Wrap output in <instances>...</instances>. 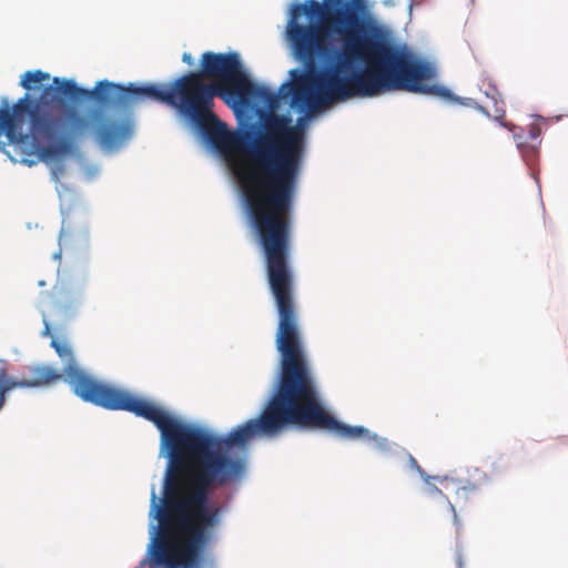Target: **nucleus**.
<instances>
[{"label": "nucleus", "instance_id": "nucleus-1", "mask_svg": "<svg viewBox=\"0 0 568 568\" xmlns=\"http://www.w3.org/2000/svg\"><path fill=\"white\" fill-rule=\"evenodd\" d=\"M364 0H306L294 4L286 23V39L305 71L290 72L294 82L278 92L253 83L246 75L232 100L253 99L268 111L247 151L240 173L247 214L262 247L267 283L278 318H298L295 276L291 265L292 210L304 156L303 132L292 118L276 114L282 99L316 110L353 97H375L406 91L453 99L444 87L429 83L433 69L405 48L365 32Z\"/></svg>", "mask_w": 568, "mask_h": 568}, {"label": "nucleus", "instance_id": "nucleus-2", "mask_svg": "<svg viewBox=\"0 0 568 568\" xmlns=\"http://www.w3.org/2000/svg\"><path fill=\"white\" fill-rule=\"evenodd\" d=\"M290 426L325 429L347 440L377 438L327 412L310 367H281L275 390L258 417L225 436L204 430L164 449L170 463L162 497L152 489L149 514L158 521L151 550L154 565L203 568L224 513L223 506L210 503V491L242 477L254 438H274Z\"/></svg>", "mask_w": 568, "mask_h": 568}, {"label": "nucleus", "instance_id": "nucleus-3", "mask_svg": "<svg viewBox=\"0 0 568 568\" xmlns=\"http://www.w3.org/2000/svg\"><path fill=\"white\" fill-rule=\"evenodd\" d=\"M221 84H209L197 72H189L178 78L169 88L164 84L138 87L113 83L108 80L97 82L89 92L88 101L101 106H126L135 100L151 99L176 109L192 120L205 133L210 143L221 153L230 154L244 148L250 133L229 131L213 112L214 98L223 92Z\"/></svg>", "mask_w": 568, "mask_h": 568}, {"label": "nucleus", "instance_id": "nucleus-4", "mask_svg": "<svg viewBox=\"0 0 568 568\" xmlns=\"http://www.w3.org/2000/svg\"><path fill=\"white\" fill-rule=\"evenodd\" d=\"M50 345L63 362L64 382L78 397L106 409L133 413L153 423L161 433L162 450L205 430L182 423L161 406L143 397L100 383L78 365L68 342L53 338Z\"/></svg>", "mask_w": 568, "mask_h": 568}, {"label": "nucleus", "instance_id": "nucleus-5", "mask_svg": "<svg viewBox=\"0 0 568 568\" xmlns=\"http://www.w3.org/2000/svg\"><path fill=\"white\" fill-rule=\"evenodd\" d=\"M203 79H213L209 84H221L223 92L220 98L226 102L232 99L239 87H242L246 77L236 52L215 53L204 52L201 57V71Z\"/></svg>", "mask_w": 568, "mask_h": 568}, {"label": "nucleus", "instance_id": "nucleus-6", "mask_svg": "<svg viewBox=\"0 0 568 568\" xmlns=\"http://www.w3.org/2000/svg\"><path fill=\"white\" fill-rule=\"evenodd\" d=\"M31 378L17 379L9 374L8 362L0 361V393L7 402L8 394L17 388H34L64 381V375L49 365H34L29 368Z\"/></svg>", "mask_w": 568, "mask_h": 568}, {"label": "nucleus", "instance_id": "nucleus-7", "mask_svg": "<svg viewBox=\"0 0 568 568\" xmlns=\"http://www.w3.org/2000/svg\"><path fill=\"white\" fill-rule=\"evenodd\" d=\"M499 93L495 88H493L491 100L494 102V111L490 113L484 106H477L483 113L487 116L493 118L495 121L499 122L503 126H507L506 119V110L505 103L501 99L498 98Z\"/></svg>", "mask_w": 568, "mask_h": 568}, {"label": "nucleus", "instance_id": "nucleus-8", "mask_svg": "<svg viewBox=\"0 0 568 568\" xmlns=\"http://www.w3.org/2000/svg\"><path fill=\"white\" fill-rule=\"evenodd\" d=\"M480 486L469 480L459 481L456 488V500L466 504L478 494Z\"/></svg>", "mask_w": 568, "mask_h": 568}, {"label": "nucleus", "instance_id": "nucleus-9", "mask_svg": "<svg viewBox=\"0 0 568 568\" xmlns=\"http://www.w3.org/2000/svg\"><path fill=\"white\" fill-rule=\"evenodd\" d=\"M409 464L412 468L416 469L420 474L426 483H429L430 477L425 474L424 469L418 465L417 460L413 456H409Z\"/></svg>", "mask_w": 568, "mask_h": 568}, {"label": "nucleus", "instance_id": "nucleus-10", "mask_svg": "<svg viewBox=\"0 0 568 568\" xmlns=\"http://www.w3.org/2000/svg\"><path fill=\"white\" fill-rule=\"evenodd\" d=\"M449 506H450V510L453 511L454 521H455V524L457 525V528H459L460 523H459L458 516H457V514H456L455 506H454L453 504H449Z\"/></svg>", "mask_w": 568, "mask_h": 568}, {"label": "nucleus", "instance_id": "nucleus-11", "mask_svg": "<svg viewBox=\"0 0 568 568\" xmlns=\"http://www.w3.org/2000/svg\"><path fill=\"white\" fill-rule=\"evenodd\" d=\"M182 60H183V62H185L187 64H192V62H193L192 55L186 52L183 53Z\"/></svg>", "mask_w": 568, "mask_h": 568}, {"label": "nucleus", "instance_id": "nucleus-12", "mask_svg": "<svg viewBox=\"0 0 568 568\" xmlns=\"http://www.w3.org/2000/svg\"><path fill=\"white\" fill-rule=\"evenodd\" d=\"M456 564H457V568H463V557L460 554H458L457 558H456Z\"/></svg>", "mask_w": 568, "mask_h": 568}, {"label": "nucleus", "instance_id": "nucleus-13", "mask_svg": "<svg viewBox=\"0 0 568 568\" xmlns=\"http://www.w3.org/2000/svg\"><path fill=\"white\" fill-rule=\"evenodd\" d=\"M4 405H6V400L2 397V393H0V410L4 407Z\"/></svg>", "mask_w": 568, "mask_h": 568}, {"label": "nucleus", "instance_id": "nucleus-14", "mask_svg": "<svg viewBox=\"0 0 568 568\" xmlns=\"http://www.w3.org/2000/svg\"><path fill=\"white\" fill-rule=\"evenodd\" d=\"M57 307H58L59 310H61V311L65 308V306H64L63 304H61V303H58V304H57Z\"/></svg>", "mask_w": 568, "mask_h": 568}]
</instances>
